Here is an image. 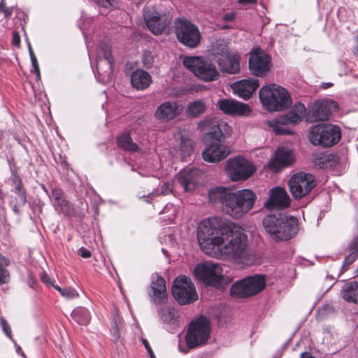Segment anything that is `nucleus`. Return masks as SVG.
<instances>
[{
    "label": "nucleus",
    "instance_id": "1",
    "mask_svg": "<svg viewBox=\"0 0 358 358\" xmlns=\"http://www.w3.org/2000/svg\"><path fill=\"white\" fill-rule=\"evenodd\" d=\"M200 248L215 258L231 257L244 266L246 260V234L241 226L217 217L203 220L197 229Z\"/></svg>",
    "mask_w": 358,
    "mask_h": 358
},
{
    "label": "nucleus",
    "instance_id": "2",
    "mask_svg": "<svg viewBox=\"0 0 358 358\" xmlns=\"http://www.w3.org/2000/svg\"><path fill=\"white\" fill-rule=\"evenodd\" d=\"M208 198L211 202H220L222 210L232 217H242L245 213L246 189L232 192L226 187H217L209 190Z\"/></svg>",
    "mask_w": 358,
    "mask_h": 358
},
{
    "label": "nucleus",
    "instance_id": "3",
    "mask_svg": "<svg viewBox=\"0 0 358 358\" xmlns=\"http://www.w3.org/2000/svg\"><path fill=\"white\" fill-rule=\"evenodd\" d=\"M262 224L271 238L275 242L289 240L299 231L297 219L287 214H269L263 219Z\"/></svg>",
    "mask_w": 358,
    "mask_h": 358
},
{
    "label": "nucleus",
    "instance_id": "4",
    "mask_svg": "<svg viewBox=\"0 0 358 358\" xmlns=\"http://www.w3.org/2000/svg\"><path fill=\"white\" fill-rule=\"evenodd\" d=\"M259 96L263 106L269 110H284L289 108L292 102L287 90L275 83L262 87Z\"/></svg>",
    "mask_w": 358,
    "mask_h": 358
},
{
    "label": "nucleus",
    "instance_id": "5",
    "mask_svg": "<svg viewBox=\"0 0 358 358\" xmlns=\"http://www.w3.org/2000/svg\"><path fill=\"white\" fill-rule=\"evenodd\" d=\"M182 62L190 72L204 82L217 80L220 77L213 62L205 57L186 56Z\"/></svg>",
    "mask_w": 358,
    "mask_h": 358
},
{
    "label": "nucleus",
    "instance_id": "6",
    "mask_svg": "<svg viewBox=\"0 0 358 358\" xmlns=\"http://www.w3.org/2000/svg\"><path fill=\"white\" fill-rule=\"evenodd\" d=\"M210 323L208 318L201 316L189 324L185 335L186 348L193 349L205 345L210 338Z\"/></svg>",
    "mask_w": 358,
    "mask_h": 358
},
{
    "label": "nucleus",
    "instance_id": "7",
    "mask_svg": "<svg viewBox=\"0 0 358 358\" xmlns=\"http://www.w3.org/2000/svg\"><path fill=\"white\" fill-rule=\"evenodd\" d=\"M341 137V129L329 124L315 125L310 128L308 134V138L312 144L324 148L334 145L340 141Z\"/></svg>",
    "mask_w": 358,
    "mask_h": 358
},
{
    "label": "nucleus",
    "instance_id": "8",
    "mask_svg": "<svg viewBox=\"0 0 358 358\" xmlns=\"http://www.w3.org/2000/svg\"><path fill=\"white\" fill-rule=\"evenodd\" d=\"M194 274L204 284L216 288H221L226 283L222 268L217 263L205 262L199 264L194 268Z\"/></svg>",
    "mask_w": 358,
    "mask_h": 358
},
{
    "label": "nucleus",
    "instance_id": "9",
    "mask_svg": "<svg viewBox=\"0 0 358 358\" xmlns=\"http://www.w3.org/2000/svg\"><path fill=\"white\" fill-rule=\"evenodd\" d=\"M174 32L178 41L188 48H194L200 43L199 28L187 19L177 18L175 20Z\"/></svg>",
    "mask_w": 358,
    "mask_h": 358
},
{
    "label": "nucleus",
    "instance_id": "10",
    "mask_svg": "<svg viewBox=\"0 0 358 358\" xmlns=\"http://www.w3.org/2000/svg\"><path fill=\"white\" fill-rule=\"evenodd\" d=\"M317 185L313 175L305 172L294 173L288 182L289 192L295 199H301L312 191Z\"/></svg>",
    "mask_w": 358,
    "mask_h": 358
},
{
    "label": "nucleus",
    "instance_id": "11",
    "mask_svg": "<svg viewBox=\"0 0 358 358\" xmlns=\"http://www.w3.org/2000/svg\"><path fill=\"white\" fill-rule=\"evenodd\" d=\"M172 294L181 305L191 303L198 299L194 284L185 276L177 278L174 280Z\"/></svg>",
    "mask_w": 358,
    "mask_h": 358
},
{
    "label": "nucleus",
    "instance_id": "12",
    "mask_svg": "<svg viewBox=\"0 0 358 358\" xmlns=\"http://www.w3.org/2000/svg\"><path fill=\"white\" fill-rule=\"evenodd\" d=\"M143 19L148 29L155 35L161 34L171 22L169 15L159 13L152 6L143 9Z\"/></svg>",
    "mask_w": 358,
    "mask_h": 358
},
{
    "label": "nucleus",
    "instance_id": "13",
    "mask_svg": "<svg viewBox=\"0 0 358 358\" xmlns=\"http://www.w3.org/2000/svg\"><path fill=\"white\" fill-rule=\"evenodd\" d=\"M271 58L264 50L257 48L250 52L248 64L250 70L257 76L265 75L271 68Z\"/></svg>",
    "mask_w": 358,
    "mask_h": 358
},
{
    "label": "nucleus",
    "instance_id": "14",
    "mask_svg": "<svg viewBox=\"0 0 358 358\" xmlns=\"http://www.w3.org/2000/svg\"><path fill=\"white\" fill-rule=\"evenodd\" d=\"M182 110V106L178 101L169 100L159 104L154 115L159 122L166 123L178 117Z\"/></svg>",
    "mask_w": 358,
    "mask_h": 358
},
{
    "label": "nucleus",
    "instance_id": "15",
    "mask_svg": "<svg viewBox=\"0 0 358 358\" xmlns=\"http://www.w3.org/2000/svg\"><path fill=\"white\" fill-rule=\"evenodd\" d=\"M225 171L232 181L246 179V159L243 156L231 158L226 162Z\"/></svg>",
    "mask_w": 358,
    "mask_h": 358
},
{
    "label": "nucleus",
    "instance_id": "16",
    "mask_svg": "<svg viewBox=\"0 0 358 358\" xmlns=\"http://www.w3.org/2000/svg\"><path fill=\"white\" fill-rule=\"evenodd\" d=\"M291 199L286 190L280 187L270 189L269 199L265 203L268 210L285 209L290 206Z\"/></svg>",
    "mask_w": 358,
    "mask_h": 358
},
{
    "label": "nucleus",
    "instance_id": "17",
    "mask_svg": "<svg viewBox=\"0 0 358 358\" xmlns=\"http://www.w3.org/2000/svg\"><path fill=\"white\" fill-rule=\"evenodd\" d=\"M294 161V153L292 150L281 147L279 148L268 164V168L274 172H279L284 167L288 166Z\"/></svg>",
    "mask_w": 358,
    "mask_h": 358
},
{
    "label": "nucleus",
    "instance_id": "18",
    "mask_svg": "<svg viewBox=\"0 0 358 358\" xmlns=\"http://www.w3.org/2000/svg\"><path fill=\"white\" fill-rule=\"evenodd\" d=\"M229 155L228 148L221 142L212 141L203 151L202 156L206 162L210 163L219 162Z\"/></svg>",
    "mask_w": 358,
    "mask_h": 358
},
{
    "label": "nucleus",
    "instance_id": "19",
    "mask_svg": "<svg viewBox=\"0 0 358 358\" xmlns=\"http://www.w3.org/2000/svg\"><path fill=\"white\" fill-rule=\"evenodd\" d=\"M203 177L199 169H189L180 173L178 180L186 192L194 190Z\"/></svg>",
    "mask_w": 358,
    "mask_h": 358
},
{
    "label": "nucleus",
    "instance_id": "20",
    "mask_svg": "<svg viewBox=\"0 0 358 358\" xmlns=\"http://www.w3.org/2000/svg\"><path fill=\"white\" fill-rule=\"evenodd\" d=\"M225 127V123H220L216 119L206 120L199 123V127L203 131H206L208 138L217 142H221L224 136L222 128Z\"/></svg>",
    "mask_w": 358,
    "mask_h": 358
},
{
    "label": "nucleus",
    "instance_id": "21",
    "mask_svg": "<svg viewBox=\"0 0 358 358\" xmlns=\"http://www.w3.org/2000/svg\"><path fill=\"white\" fill-rule=\"evenodd\" d=\"M216 106L226 115L243 116L246 113V105L232 99H220Z\"/></svg>",
    "mask_w": 358,
    "mask_h": 358
},
{
    "label": "nucleus",
    "instance_id": "22",
    "mask_svg": "<svg viewBox=\"0 0 358 358\" xmlns=\"http://www.w3.org/2000/svg\"><path fill=\"white\" fill-rule=\"evenodd\" d=\"M305 113V106L299 102L285 115L278 117V122L282 124H296L301 121Z\"/></svg>",
    "mask_w": 358,
    "mask_h": 358
},
{
    "label": "nucleus",
    "instance_id": "23",
    "mask_svg": "<svg viewBox=\"0 0 358 358\" xmlns=\"http://www.w3.org/2000/svg\"><path fill=\"white\" fill-rule=\"evenodd\" d=\"M150 296L155 303H162L166 297V282L163 278L156 275L152 277Z\"/></svg>",
    "mask_w": 358,
    "mask_h": 358
},
{
    "label": "nucleus",
    "instance_id": "24",
    "mask_svg": "<svg viewBox=\"0 0 358 358\" xmlns=\"http://www.w3.org/2000/svg\"><path fill=\"white\" fill-rule=\"evenodd\" d=\"M331 113L328 101H316L312 106L309 117L313 122L325 121Z\"/></svg>",
    "mask_w": 358,
    "mask_h": 358
},
{
    "label": "nucleus",
    "instance_id": "25",
    "mask_svg": "<svg viewBox=\"0 0 358 358\" xmlns=\"http://www.w3.org/2000/svg\"><path fill=\"white\" fill-rule=\"evenodd\" d=\"M238 59V56L229 52L222 57H218L217 62L222 71L234 74L239 71Z\"/></svg>",
    "mask_w": 358,
    "mask_h": 358
},
{
    "label": "nucleus",
    "instance_id": "26",
    "mask_svg": "<svg viewBox=\"0 0 358 358\" xmlns=\"http://www.w3.org/2000/svg\"><path fill=\"white\" fill-rule=\"evenodd\" d=\"M130 80L133 87L138 90H143L148 88L152 83L150 73L142 69L134 71L131 75Z\"/></svg>",
    "mask_w": 358,
    "mask_h": 358
},
{
    "label": "nucleus",
    "instance_id": "27",
    "mask_svg": "<svg viewBox=\"0 0 358 358\" xmlns=\"http://www.w3.org/2000/svg\"><path fill=\"white\" fill-rule=\"evenodd\" d=\"M338 162V156L334 154L321 153L313 159L314 166L320 169H333Z\"/></svg>",
    "mask_w": 358,
    "mask_h": 358
},
{
    "label": "nucleus",
    "instance_id": "28",
    "mask_svg": "<svg viewBox=\"0 0 358 358\" xmlns=\"http://www.w3.org/2000/svg\"><path fill=\"white\" fill-rule=\"evenodd\" d=\"M265 287L266 280L264 275L248 276V297L259 294Z\"/></svg>",
    "mask_w": 358,
    "mask_h": 358
},
{
    "label": "nucleus",
    "instance_id": "29",
    "mask_svg": "<svg viewBox=\"0 0 358 358\" xmlns=\"http://www.w3.org/2000/svg\"><path fill=\"white\" fill-rule=\"evenodd\" d=\"M341 296L347 301L358 303V282L354 281L345 284L341 290Z\"/></svg>",
    "mask_w": 358,
    "mask_h": 358
},
{
    "label": "nucleus",
    "instance_id": "30",
    "mask_svg": "<svg viewBox=\"0 0 358 358\" xmlns=\"http://www.w3.org/2000/svg\"><path fill=\"white\" fill-rule=\"evenodd\" d=\"M117 143L124 150L129 152H137L141 151L140 146L133 142L130 134L128 133H124L118 136Z\"/></svg>",
    "mask_w": 358,
    "mask_h": 358
},
{
    "label": "nucleus",
    "instance_id": "31",
    "mask_svg": "<svg viewBox=\"0 0 358 358\" xmlns=\"http://www.w3.org/2000/svg\"><path fill=\"white\" fill-rule=\"evenodd\" d=\"M100 50L104 57L103 59H100L97 62V71H100V67L103 64L106 63L109 69V73L112 71V64L113 62V57L111 55V48L110 45L106 43H103L100 45Z\"/></svg>",
    "mask_w": 358,
    "mask_h": 358
},
{
    "label": "nucleus",
    "instance_id": "32",
    "mask_svg": "<svg viewBox=\"0 0 358 358\" xmlns=\"http://www.w3.org/2000/svg\"><path fill=\"white\" fill-rule=\"evenodd\" d=\"M160 317L164 323L168 324H178V312L171 307H164L159 311Z\"/></svg>",
    "mask_w": 358,
    "mask_h": 358
},
{
    "label": "nucleus",
    "instance_id": "33",
    "mask_svg": "<svg viewBox=\"0 0 358 358\" xmlns=\"http://www.w3.org/2000/svg\"><path fill=\"white\" fill-rule=\"evenodd\" d=\"M71 317L79 324L87 325L90 323L91 315L89 310L83 307H78L71 313Z\"/></svg>",
    "mask_w": 358,
    "mask_h": 358
},
{
    "label": "nucleus",
    "instance_id": "34",
    "mask_svg": "<svg viewBox=\"0 0 358 358\" xmlns=\"http://www.w3.org/2000/svg\"><path fill=\"white\" fill-rule=\"evenodd\" d=\"M205 103L201 100H196L189 103L187 106V115L191 117H196L206 110Z\"/></svg>",
    "mask_w": 358,
    "mask_h": 358
},
{
    "label": "nucleus",
    "instance_id": "35",
    "mask_svg": "<svg viewBox=\"0 0 358 358\" xmlns=\"http://www.w3.org/2000/svg\"><path fill=\"white\" fill-rule=\"evenodd\" d=\"M13 192L17 196L11 201L13 210L15 213L19 214L20 213L21 208L25 205L27 201L26 191L24 188H21L20 190H13Z\"/></svg>",
    "mask_w": 358,
    "mask_h": 358
},
{
    "label": "nucleus",
    "instance_id": "36",
    "mask_svg": "<svg viewBox=\"0 0 358 358\" xmlns=\"http://www.w3.org/2000/svg\"><path fill=\"white\" fill-rule=\"evenodd\" d=\"M231 296L236 299L246 298V278L236 281L231 285Z\"/></svg>",
    "mask_w": 358,
    "mask_h": 358
},
{
    "label": "nucleus",
    "instance_id": "37",
    "mask_svg": "<svg viewBox=\"0 0 358 358\" xmlns=\"http://www.w3.org/2000/svg\"><path fill=\"white\" fill-rule=\"evenodd\" d=\"M10 264V260L0 253V285L10 282V274L7 268Z\"/></svg>",
    "mask_w": 358,
    "mask_h": 358
},
{
    "label": "nucleus",
    "instance_id": "38",
    "mask_svg": "<svg viewBox=\"0 0 358 358\" xmlns=\"http://www.w3.org/2000/svg\"><path fill=\"white\" fill-rule=\"evenodd\" d=\"M55 210L66 215H71L73 213V208L71 203L64 196L56 203H53Z\"/></svg>",
    "mask_w": 358,
    "mask_h": 358
},
{
    "label": "nucleus",
    "instance_id": "39",
    "mask_svg": "<svg viewBox=\"0 0 358 358\" xmlns=\"http://www.w3.org/2000/svg\"><path fill=\"white\" fill-rule=\"evenodd\" d=\"M211 53L218 57H222L229 53L227 45L222 41H217L211 46Z\"/></svg>",
    "mask_w": 358,
    "mask_h": 358
},
{
    "label": "nucleus",
    "instance_id": "40",
    "mask_svg": "<svg viewBox=\"0 0 358 358\" xmlns=\"http://www.w3.org/2000/svg\"><path fill=\"white\" fill-rule=\"evenodd\" d=\"M231 88L234 94L246 99V79L234 83Z\"/></svg>",
    "mask_w": 358,
    "mask_h": 358
},
{
    "label": "nucleus",
    "instance_id": "41",
    "mask_svg": "<svg viewBox=\"0 0 358 358\" xmlns=\"http://www.w3.org/2000/svg\"><path fill=\"white\" fill-rule=\"evenodd\" d=\"M262 262V257L255 251L248 250V266L259 265Z\"/></svg>",
    "mask_w": 358,
    "mask_h": 358
},
{
    "label": "nucleus",
    "instance_id": "42",
    "mask_svg": "<svg viewBox=\"0 0 358 358\" xmlns=\"http://www.w3.org/2000/svg\"><path fill=\"white\" fill-rule=\"evenodd\" d=\"M10 180L12 182V185L14 187L13 190H20V189L24 188L22 181L19 175L17 174V171L10 167Z\"/></svg>",
    "mask_w": 358,
    "mask_h": 358
},
{
    "label": "nucleus",
    "instance_id": "43",
    "mask_svg": "<svg viewBox=\"0 0 358 358\" xmlns=\"http://www.w3.org/2000/svg\"><path fill=\"white\" fill-rule=\"evenodd\" d=\"M192 141L190 139L182 138L180 150L183 155H189L192 150Z\"/></svg>",
    "mask_w": 358,
    "mask_h": 358
},
{
    "label": "nucleus",
    "instance_id": "44",
    "mask_svg": "<svg viewBox=\"0 0 358 358\" xmlns=\"http://www.w3.org/2000/svg\"><path fill=\"white\" fill-rule=\"evenodd\" d=\"M271 127L273 128V131L278 135L289 134L291 132L282 127V124L278 122V118L274 122H271Z\"/></svg>",
    "mask_w": 358,
    "mask_h": 358
},
{
    "label": "nucleus",
    "instance_id": "45",
    "mask_svg": "<svg viewBox=\"0 0 358 358\" xmlns=\"http://www.w3.org/2000/svg\"><path fill=\"white\" fill-rule=\"evenodd\" d=\"M259 80L257 78L248 79V99L259 87Z\"/></svg>",
    "mask_w": 358,
    "mask_h": 358
},
{
    "label": "nucleus",
    "instance_id": "46",
    "mask_svg": "<svg viewBox=\"0 0 358 358\" xmlns=\"http://www.w3.org/2000/svg\"><path fill=\"white\" fill-rule=\"evenodd\" d=\"M351 252L345 258L343 262V268L352 264L358 257V250H350Z\"/></svg>",
    "mask_w": 358,
    "mask_h": 358
},
{
    "label": "nucleus",
    "instance_id": "47",
    "mask_svg": "<svg viewBox=\"0 0 358 358\" xmlns=\"http://www.w3.org/2000/svg\"><path fill=\"white\" fill-rule=\"evenodd\" d=\"M171 189H172L171 185L170 183L166 182L162 185L160 192H159L158 191L152 192L151 193V194L155 195V196H158L160 194L166 195L171 192Z\"/></svg>",
    "mask_w": 358,
    "mask_h": 358
},
{
    "label": "nucleus",
    "instance_id": "48",
    "mask_svg": "<svg viewBox=\"0 0 358 358\" xmlns=\"http://www.w3.org/2000/svg\"><path fill=\"white\" fill-rule=\"evenodd\" d=\"M0 324L2 328V330L5 333V334L9 338L12 339V335H11L12 331H11L10 327L9 324L8 323V322L2 317L0 318Z\"/></svg>",
    "mask_w": 358,
    "mask_h": 358
},
{
    "label": "nucleus",
    "instance_id": "49",
    "mask_svg": "<svg viewBox=\"0 0 358 358\" xmlns=\"http://www.w3.org/2000/svg\"><path fill=\"white\" fill-rule=\"evenodd\" d=\"M49 196L52 199V200L53 201V203H56L59 200H60L62 198H63L64 196V192H62V189H57V188H54L52 190L51 194L49 195Z\"/></svg>",
    "mask_w": 358,
    "mask_h": 358
},
{
    "label": "nucleus",
    "instance_id": "50",
    "mask_svg": "<svg viewBox=\"0 0 358 358\" xmlns=\"http://www.w3.org/2000/svg\"><path fill=\"white\" fill-rule=\"evenodd\" d=\"M121 327H113L110 330L111 339L114 343H117L121 336Z\"/></svg>",
    "mask_w": 358,
    "mask_h": 358
},
{
    "label": "nucleus",
    "instance_id": "51",
    "mask_svg": "<svg viewBox=\"0 0 358 358\" xmlns=\"http://www.w3.org/2000/svg\"><path fill=\"white\" fill-rule=\"evenodd\" d=\"M60 294L68 299H72L78 296L76 291L71 287L63 288Z\"/></svg>",
    "mask_w": 358,
    "mask_h": 358
},
{
    "label": "nucleus",
    "instance_id": "52",
    "mask_svg": "<svg viewBox=\"0 0 358 358\" xmlns=\"http://www.w3.org/2000/svg\"><path fill=\"white\" fill-rule=\"evenodd\" d=\"M256 199L255 194L252 190L248 189V211L253 207Z\"/></svg>",
    "mask_w": 358,
    "mask_h": 358
},
{
    "label": "nucleus",
    "instance_id": "53",
    "mask_svg": "<svg viewBox=\"0 0 358 358\" xmlns=\"http://www.w3.org/2000/svg\"><path fill=\"white\" fill-rule=\"evenodd\" d=\"M13 7H8L5 2V0H1L0 3V10L3 13L6 17H8L13 13Z\"/></svg>",
    "mask_w": 358,
    "mask_h": 358
},
{
    "label": "nucleus",
    "instance_id": "54",
    "mask_svg": "<svg viewBox=\"0 0 358 358\" xmlns=\"http://www.w3.org/2000/svg\"><path fill=\"white\" fill-rule=\"evenodd\" d=\"M143 62L146 68H150L153 64V57L150 52H145L143 57Z\"/></svg>",
    "mask_w": 358,
    "mask_h": 358
},
{
    "label": "nucleus",
    "instance_id": "55",
    "mask_svg": "<svg viewBox=\"0 0 358 358\" xmlns=\"http://www.w3.org/2000/svg\"><path fill=\"white\" fill-rule=\"evenodd\" d=\"M97 5L103 8H109L113 6V0H92Z\"/></svg>",
    "mask_w": 358,
    "mask_h": 358
},
{
    "label": "nucleus",
    "instance_id": "56",
    "mask_svg": "<svg viewBox=\"0 0 358 358\" xmlns=\"http://www.w3.org/2000/svg\"><path fill=\"white\" fill-rule=\"evenodd\" d=\"M31 64H32V66L34 69L33 71L35 73L36 78L39 79L41 77L40 69H39V66H38L36 57L31 58Z\"/></svg>",
    "mask_w": 358,
    "mask_h": 358
},
{
    "label": "nucleus",
    "instance_id": "57",
    "mask_svg": "<svg viewBox=\"0 0 358 358\" xmlns=\"http://www.w3.org/2000/svg\"><path fill=\"white\" fill-rule=\"evenodd\" d=\"M141 342L144 347L145 348L148 353L149 354V356L150 358H156L155 356V354L148 343V341L145 338H141Z\"/></svg>",
    "mask_w": 358,
    "mask_h": 358
},
{
    "label": "nucleus",
    "instance_id": "58",
    "mask_svg": "<svg viewBox=\"0 0 358 358\" xmlns=\"http://www.w3.org/2000/svg\"><path fill=\"white\" fill-rule=\"evenodd\" d=\"M113 327H122V319L119 316L118 310H115L113 315Z\"/></svg>",
    "mask_w": 358,
    "mask_h": 358
},
{
    "label": "nucleus",
    "instance_id": "59",
    "mask_svg": "<svg viewBox=\"0 0 358 358\" xmlns=\"http://www.w3.org/2000/svg\"><path fill=\"white\" fill-rule=\"evenodd\" d=\"M236 12H230V13H225L223 15L222 19L225 22H231V21H233L236 18Z\"/></svg>",
    "mask_w": 358,
    "mask_h": 358
},
{
    "label": "nucleus",
    "instance_id": "60",
    "mask_svg": "<svg viewBox=\"0 0 358 358\" xmlns=\"http://www.w3.org/2000/svg\"><path fill=\"white\" fill-rule=\"evenodd\" d=\"M349 250H358V236L355 237L348 246Z\"/></svg>",
    "mask_w": 358,
    "mask_h": 358
},
{
    "label": "nucleus",
    "instance_id": "61",
    "mask_svg": "<svg viewBox=\"0 0 358 358\" xmlns=\"http://www.w3.org/2000/svg\"><path fill=\"white\" fill-rule=\"evenodd\" d=\"M78 255L83 258H90L91 257V252L85 248H81L78 250Z\"/></svg>",
    "mask_w": 358,
    "mask_h": 358
},
{
    "label": "nucleus",
    "instance_id": "62",
    "mask_svg": "<svg viewBox=\"0 0 358 358\" xmlns=\"http://www.w3.org/2000/svg\"><path fill=\"white\" fill-rule=\"evenodd\" d=\"M257 171L256 166L248 161V178L254 174Z\"/></svg>",
    "mask_w": 358,
    "mask_h": 358
},
{
    "label": "nucleus",
    "instance_id": "63",
    "mask_svg": "<svg viewBox=\"0 0 358 358\" xmlns=\"http://www.w3.org/2000/svg\"><path fill=\"white\" fill-rule=\"evenodd\" d=\"M12 43L13 45L18 46L20 43V37L17 32L13 33Z\"/></svg>",
    "mask_w": 358,
    "mask_h": 358
},
{
    "label": "nucleus",
    "instance_id": "64",
    "mask_svg": "<svg viewBox=\"0 0 358 358\" xmlns=\"http://www.w3.org/2000/svg\"><path fill=\"white\" fill-rule=\"evenodd\" d=\"M41 280L43 282L47 285H52L50 277L45 273H43L41 275Z\"/></svg>",
    "mask_w": 358,
    "mask_h": 358
}]
</instances>
